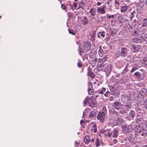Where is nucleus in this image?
Here are the masks:
<instances>
[{
	"mask_svg": "<svg viewBox=\"0 0 147 147\" xmlns=\"http://www.w3.org/2000/svg\"><path fill=\"white\" fill-rule=\"evenodd\" d=\"M131 127H129V130ZM129 135L131 136H129L130 139H129V147H131V146H133L136 145V142L134 138L136 137L135 130L134 129H132L130 130V132L129 131Z\"/></svg>",
	"mask_w": 147,
	"mask_h": 147,
	"instance_id": "f257e3e1",
	"label": "nucleus"
},
{
	"mask_svg": "<svg viewBox=\"0 0 147 147\" xmlns=\"http://www.w3.org/2000/svg\"><path fill=\"white\" fill-rule=\"evenodd\" d=\"M100 68H101V70L102 71H104L107 77H108L112 69L111 65L109 63Z\"/></svg>",
	"mask_w": 147,
	"mask_h": 147,
	"instance_id": "f03ea898",
	"label": "nucleus"
},
{
	"mask_svg": "<svg viewBox=\"0 0 147 147\" xmlns=\"http://www.w3.org/2000/svg\"><path fill=\"white\" fill-rule=\"evenodd\" d=\"M103 111H100L97 115V119L101 123H103L106 117L107 111L105 108H103Z\"/></svg>",
	"mask_w": 147,
	"mask_h": 147,
	"instance_id": "7ed1b4c3",
	"label": "nucleus"
},
{
	"mask_svg": "<svg viewBox=\"0 0 147 147\" xmlns=\"http://www.w3.org/2000/svg\"><path fill=\"white\" fill-rule=\"evenodd\" d=\"M107 56L104 55L101 58H99L98 60V66L99 68L102 67L105 65L109 63L107 61Z\"/></svg>",
	"mask_w": 147,
	"mask_h": 147,
	"instance_id": "20e7f679",
	"label": "nucleus"
},
{
	"mask_svg": "<svg viewBox=\"0 0 147 147\" xmlns=\"http://www.w3.org/2000/svg\"><path fill=\"white\" fill-rule=\"evenodd\" d=\"M129 126L130 127L131 129L132 128V129H134L135 128H136L137 129L136 131L138 132H141L142 133H144L145 131H146L145 134L146 135L147 134V130L142 128L140 125H135L134 124H133L129 125Z\"/></svg>",
	"mask_w": 147,
	"mask_h": 147,
	"instance_id": "39448f33",
	"label": "nucleus"
},
{
	"mask_svg": "<svg viewBox=\"0 0 147 147\" xmlns=\"http://www.w3.org/2000/svg\"><path fill=\"white\" fill-rule=\"evenodd\" d=\"M84 141L86 144H88L91 142H93L94 139L91 136H87L84 138Z\"/></svg>",
	"mask_w": 147,
	"mask_h": 147,
	"instance_id": "423d86ee",
	"label": "nucleus"
},
{
	"mask_svg": "<svg viewBox=\"0 0 147 147\" xmlns=\"http://www.w3.org/2000/svg\"><path fill=\"white\" fill-rule=\"evenodd\" d=\"M134 75L138 78L140 80L143 79L145 77L143 73L141 70L135 72Z\"/></svg>",
	"mask_w": 147,
	"mask_h": 147,
	"instance_id": "0eeeda50",
	"label": "nucleus"
},
{
	"mask_svg": "<svg viewBox=\"0 0 147 147\" xmlns=\"http://www.w3.org/2000/svg\"><path fill=\"white\" fill-rule=\"evenodd\" d=\"M84 49L85 52L88 51L91 48L90 43L88 41H86L84 42Z\"/></svg>",
	"mask_w": 147,
	"mask_h": 147,
	"instance_id": "6e6552de",
	"label": "nucleus"
},
{
	"mask_svg": "<svg viewBox=\"0 0 147 147\" xmlns=\"http://www.w3.org/2000/svg\"><path fill=\"white\" fill-rule=\"evenodd\" d=\"M88 92L89 95H91V94L94 92V90L93 89L92 83L89 82L88 84Z\"/></svg>",
	"mask_w": 147,
	"mask_h": 147,
	"instance_id": "1a4fd4ad",
	"label": "nucleus"
},
{
	"mask_svg": "<svg viewBox=\"0 0 147 147\" xmlns=\"http://www.w3.org/2000/svg\"><path fill=\"white\" fill-rule=\"evenodd\" d=\"M106 7L105 5H104L98 8L97 10L98 12L102 14L105 13L106 11L105 10V9Z\"/></svg>",
	"mask_w": 147,
	"mask_h": 147,
	"instance_id": "9d476101",
	"label": "nucleus"
},
{
	"mask_svg": "<svg viewBox=\"0 0 147 147\" xmlns=\"http://www.w3.org/2000/svg\"><path fill=\"white\" fill-rule=\"evenodd\" d=\"M141 31L140 29H136L132 31L131 33V34L132 36H134L135 37H138V36L141 34Z\"/></svg>",
	"mask_w": 147,
	"mask_h": 147,
	"instance_id": "9b49d317",
	"label": "nucleus"
},
{
	"mask_svg": "<svg viewBox=\"0 0 147 147\" xmlns=\"http://www.w3.org/2000/svg\"><path fill=\"white\" fill-rule=\"evenodd\" d=\"M103 133L104 134L105 136H108V137H110L112 134L113 131L111 130L110 129H107V130H103Z\"/></svg>",
	"mask_w": 147,
	"mask_h": 147,
	"instance_id": "f8f14e48",
	"label": "nucleus"
},
{
	"mask_svg": "<svg viewBox=\"0 0 147 147\" xmlns=\"http://www.w3.org/2000/svg\"><path fill=\"white\" fill-rule=\"evenodd\" d=\"M147 38V34L145 33H143L141 34L140 38H139L140 42H143Z\"/></svg>",
	"mask_w": 147,
	"mask_h": 147,
	"instance_id": "ddd939ff",
	"label": "nucleus"
},
{
	"mask_svg": "<svg viewBox=\"0 0 147 147\" xmlns=\"http://www.w3.org/2000/svg\"><path fill=\"white\" fill-rule=\"evenodd\" d=\"M92 101V97H91L89 98L88 97H86L83 101V103L84 105H85L87 103H88L89 104V106L91 105V101Z\"/></svg>",
	"mask_w": 147,
	"mask_h": 147,
	"instance_id": "4468645a",
	"label": "nucleus"
},
{
	"mask_svg": "<svg viewBox=\"0 0 147 147\" xmlns=\"http://www.w3.org/2000/svg\"><path fill=\"white\" fill-rule=\"evenodd\" d=\"M89 13L91 15L90 16H94L96 13V9L93 8H91Z\"/></svg>",
	"mask_w": 147,
	"mask_h": 147,
	"instance_id": "2eb2a0df",
	"label": "nucleus"
},
{
	"mask_svg": "<svg viewBox=\"0 0 147 147\" xmlns=\"http://www.w3.org/2000/svg\"><path fill=\"white\" fill-rule=\"evenodd\" d=\"M92 70V69L91 68H90L88 69V74L89 76H90L91 78H94L95 77V75Z\"/></svg>",
	"mask_w": 147,
	"mask_h": 147,
	"instance_id": "dca6fc26",
	"label": "nucleus"
},
{
	"mask_svg": "<svg viewBox=\"0 0 147 147\" xmlns=\"http://www.w3.org/2000/svg\"><path fill=\"white\" fill-rule=\"evenodd\" d=\"M113 107L117 109H119L121 107L120 104L118 102H114Z\"/></svg>",
	"mask_w": 147,
	"mask_h": 147,
	"instance_id": "f3484780",
	"label": "nucleus"
},
{
	"mask_svg": "<svg viewBox=\"0 0 147 147\" xmlns=\"http://www.w3.org/2000/svg\"><path fill=\"white\" fill-rule=\"evenodd\" d=\"M122 127L123 133H126L129 132L128 128L125 125H123Z\"/></svg>",
	"mask_w": 147,
	"mask_h": 147,
	"instance_id": "a211bd4d",
	"label": "nucleus"
},
{
	"mask_svg": "<svg viewBox=\"0 0 147 147\" xmlns=\"http://www.w3.org/2000/svg\"><path fill=\"white\" fill-rule=\"evenodd\" d=\"M113 138H117L118 136V131L116 129H115L113 130Z\"/></svg>",
	"mask_w": 147,
	"mask_h": 147,
	"instance_id": "6ab92c4d",
	"label": "nucleus"
},
{
	"mask_svg": "<svg viewBox=\"0 0 147 147\" xmlns=\"http://www.w3.org/2000/svg\"><path fill=\"white\" fill-rule=\"evenodd\" d=\"M82 24L84 25H85L88 24V18L86 16H84L82 21Z\"/></svg>",
	"mask_w": 147,
	"mask_h": 147,
	"instance_id": "aec40b11",
	"label": "nucleus"
},
{
	"mask_svg": "<svg viewBox=\"0 0 147 147\" xmlns=\"http://www.w3.org/2000/svg\"><path fill=\"white\" fill-rule=\"evenodd\" d=\"M122 122V120L120 118H116L115 121V123L116 125H119Z\"/></svg>",
	"mask_w": 147,
	"mask_h": 147,
	"instance_id": "412c9836",
	"label": "nucleus"
},
{
	"mask_svg": "<svg viewBox=\"0 0 147 147\" xmlns=\"http://www.w3.org/2000/svg\"><path fill=\"white\" fill-rule=\"evenodd\" d=\"M96 115V112L94 111H92L90 112L89 114V117L91 118L94 117Z\"/></svg>",
	"mask_w": 147,
	"mask_h": 147,
	"instance_id": "4be33fe9",
	"label": "nucleus"
},
{
	"mask_svg": "<svg viewBox=\"0 0 147 147\" xmlns=\"http://www.w3.org/2000/svg\"><path fill=\"white\" fill-rule=\"evenodd\" d=\"M132 48H131V50L134 52H136L138 51L139 49V48L136 46H132Z\"/></svg>",
	"mask_w": 147,
	"mask_h": 147,
	"instance_id": "5701e85b",
	"label": "nucleus"
},
{
	"mask_svg": "<svg viewBox=\"0 0 147 147\" xmlns=\"http://www.w3.org/2000/svg\"><path fill=\"white\" fill-rule=\"evenodd\" d=\"M128 9V6H123L121 8V10L122 12H125Z\"/></svg>",
	"mask_w": 147,
	"mask_h": 147,
	"instance_id": "b1692460",
	"label": "nucleus"
},
{
	"mask_svg": "<svg viewBox=\"0 0 147 147\" xmlns=\"http://www.w3.org/2000/svg\"><path fill=\"white\" fill-rule=\"evenodd\" d=\"M142 61V64L143 66H147V57H144Z\"/></svg>",
	"mask_w": 147,
	"mask_h": 147,
	"instance_id": "393cba45",
	"label": "nucleus"
},
{
	"mask_svg": "<svg viewBox=\"0 0 147 147\" xmlns=\"http://www.w3.org/2000/svg\"><path fill=\"white\" fill-rule=\"evenodd\" d=\"M96 147L100 146L101 143V142L98 138H96L95 142Z\"/></svg>",
	"mask_w": 147,
	"mask_h": 147,
	"instance_id": "a878e982",
	"label": "nucleus"
},
{
	"mask_svg": "<svg viewBox=\"0 0 147 147\" xmlns=\"http://www.w3.org/2000/svg\"><path fill=\"white\" fill-rule=\"evenodd\" d=\"M135 115V112L133 111H131L129 113V118H133Z\"/></svg>",
	"mask_w": 147,
	"mask_h": 147,
	"instance_id": "bb28decb",
	"label": "nucleus"
},
{
	"mask_svg": "<svg viewBox=\"0 0 147 147\" xmlns=\"http://www.w3.org/2000/svg\"><path fill=\"white\" fill-rule=\"evenodd\" d=\"M131 42H133L135 43H140V40L139 39H138L137 38H133L131 39Z\"/></svg>",
	"mask_w": 147,
	"mask_h": 147,
	"instance_id": "cd10ccee",
	"label": "nucleus"
},
{
	"mask_svg": "<svg viewBox=\"0 0 147 147\" xmlns=\"http://www.w3.org/2000/svg\"><path fill=\"white\" fill-rule=\"evenodd\" d=\"M105 32L102 31L101 32H100L98 34V37L100 38V35L103 38H104L105 37Z\"/></svg>",
	"mask_w": 147,
	"mask_h": 147,
	"instance_id": "c85d7f7f",
	"label": "nucleus"
},
{
	"mask_svg": "<svg viewBox=\"0 0 147 147\" xmlns=\"http://www.w3.org/2000/svg\"><path fill=\"white\" fill-rule=\"evenodd\" d=\"M142 26H146L147 25V18L144 19L142 21Z\"/></svg>",
	"mask_w": 147,
	"mask_h": 147,
	"instance_id": "c756f323",
	"label": "nucleus"
},
{
	"mask_svg": "<svg viewBox=\"0 0 147 147\" xmlns=\"http://www.w3.org/2000/svg\"><path fill=\"white\" fill-rule=\"evenodd\" d=\"M103 51L101 48V46L100 47V49L98 51V53L100 57H102L103 56Z\"/></svg>",
	"mask_w": 147,
	"mask_h": 147,
	"instance_id": "7c9ffc66",
	"label": "nucleus"
},
{
	"mask_svg": "<svg viewBox=\"0 0 147 147\" xmlns=\"http://www.w3.org/2000/svg\"><path fill=\"white\" fill-rule=\"evenodd\" d=\"M146 132V131H145L144 133H142L141 132H138V134H136V135L139 136L140 137H141L142 138H144V137L146 136L147 135L145 134Z\"/></svg>",
	"mask_w": 147,
	"mask_h": 147,
	"instance_id": "2f4dec72",
	"label": "nucleus"
},
{
	"mask_svg": "<svg viewBox=\"0 0 147 147\" xmlns=\"http://www.w3.org/2000/svg\"><path fill=\"white\" fill-rule=\"evenodd\" d=\"M127 52V49L125 48H123L121 49V55H124Z\"/></svg>",
	"mask_w": 147,
	"mask_h": 147,
	"instance_id": "473e14b6",
	"label": "nucleus"
},
{
	"mask_svg": "<svg viewBox=\"0 0 147 147\" xmlns=\"http://www.w3.org/2000/svg\"><path fill=\"white\" fill-rule=\"evenodd\" d=\"M137 123L139 124V125L141 124L143 122L142 118H139L137 119L136 121Z\"/></svg>",
	"mask_w": 147,
	"mask_h": 147,
	"instance_id": "72a5a7b5",
	"label": "nucleus"
},
{
	"mask_svg": "<svg viewBox=\"0 0 147 147\" xmlns=\"http://www.w3.org/2000/svg\"><path fill=\"white\" fill-rule=\"evenodd\" d=\"M78 50L80 53V55H81L82 53L84 52L82 46L80 45H79Z\"/></svg>",
	"mask_w": 147,
	"mask_h": 147,
	"instance_id": "f704fd0d",
	"label": "nucleus"
},
{
	"mask_svg": "<svg viewBox=\"0 0 147 147\" xmlns=\"http://www.w3.org/2000/svg\"><path fill=\"white\" fill-rule=\"evenodd\" d=\"M91 130L94 133H96L97 131V127L96 125H93L91 128Z\"/></svg>",
	"mask_w": 147,
	"mask_h": 147,
	"instance_id": "c9c22d12",
	"label": "nucleus"
},
{
	"mask_svg": "<svg viewBox=\"0 0 147 147\" xmlns=\"http://www.w3.org/2000/svg\"><path fill=\"white\" fill-rule=\"evenodd\" d=\"M79 6L80 8H82L84 6V3L83 1H81L79 2Z\"/></svg>",
	"mask_w": 147,
	"mask_h": 147,
	"instance_id": "e433bc0d",
	"label": "nucleus"
},
{
	"mask_svg": "<svg viewBox=\"0 0 147 147\" xmlns=\"http://www.w3.org/2000/svg\"><path fill=\"white\" fill-rule=\"evenodd\" d=\"M138 69V66L137 65H135L131 70L130 72L131 73H133L137 69Z\"/></svg>",
	"mask_w": 147,
	"mask_h": 147,
	"instance_id": "4c0bfd02",
	"label": "nucleus"
},
{
	"mask_svg": "<svg viewBox=\"0 0 147 147\" xmlns=\"http://www.w3.org/2000/svg\"><path fill=\"white\" fill-rule=\"evenodd\" d=\"M135 30V28L134 26H129V32H130V33Z\"/></svg>",
	"mask_w": 147,
	"mask_h": 147,
	"instance_id": "58836bf2",
	"label": "nucleus"
},
{
	"mask_svg": "<svg viewBox=\"0 0 147 147\" xmlns=\"http://www.w3.org/2000/svg\"><path fill=\"white\" fill-rule=\"evenodd\" d=\"M105 88H103L102 90L99 91V92L101 94H103L105 92Z\"/></svg>",
	"mask_w": 147,
	"mask_h": 147,
	"instance_id": "ea45409f",
	"label": "nucleus"
},
{
	"mask_svg": "<svg viewBox=\"0 0 147 147\" xmlns=\"http://www.w3.org/2000/svg\"><path fill=\"white\" fill-rule=\"evenodd\" d=\"M139 103L142 105H145L146 103V102L143 98L141 99V100H140L139 102Z\"/></svg>",
	"mask_w": 147,
	"mask_h": 147,
	"instance_id": "a19ab883",
	"label": "nucleus"
},
{
	"mask_svg": "<svg viewBox=\"0 0 147 147\" xmlns=\"http://www.w3.org/2000/svg\"><path fill=\"white\" fill-rule=\"evenodd\" d=\"M116 32V30L115 29H113L111 30V34L113 35L115 34Z\"/></svg>",
	"mask_w": 147,
	"mask_h": 147,
	"instance_id": "79ce46f5",
	"label": "nucleus"
},
{
	"mask_svg": "<svg viewBox=\"0 0 147 147\" xmlns=\"http://www.w3.org/2000/svg\"><path fill=\"white\" fill-rule=\"evenodd\" d=\"M94 100L95 101L94 98H92V101H91V102L90 103H91V105L90 106L92 107L95 104V102H94Z\"/></svg>",
	"mask_w": 147,
	"mask_h": 147,
	"instance_id": "37998d69",
	"label": "nucleus"
},
{
	"mask_svg": "<svg viewBox=\"0 0 147 147\" xmlns=\"http://www.w3.org/2000/svg\"><path fill=\"white\" fill-rule=\"evenodd\" d=\"M68 30L69 31V34H71L74 35H75V34L73 30H69V29H68Z\"/></svg>",
	"mask_w": 147,
	"mask_h": 147,
	"instance_id": "c03bdc74",
	"label": "nucleus"
},
{
	"mask_svg": "<svg viewBox=\"0 0 147 147\" xmlns=\"http://www.w3.org/2000/svg\"><path fill=\"white\" fill-rule=\"evenodd\" d=\"M110 95V92L109 91H107L104 94V95L105 96H108Z\"/></svg>",
	"mask_w": 147,
	"mask_h": 147,
	"instance_id": "a18cd8bd",
	"label": "nucleus"
},
{
	"mask_svg": "<svg viewBox=\"0 0 147 147\" xmlns=\"http://www.w3.org/2000/svg\"><path fill=\"white\" fill-rule=\"evenodd\" d=\"M78 67H80L82 66V64L81 62H79L78 63Z\"/></svg>",
	"mask_w": 147,
	"mask_h": 147,
	"instance_id": "49530a36",
	"label": "nucleus"
},
{
	"mask_svg": "<svg viewBox=\"0 0 147 147\" xmlns=\"http://www.w3.org/2000/svg\"><path fill=\"white\" fill-rule=\"evenodd\" d=\"M107 17L108 18H113L114 17L113 15H112L111 16H109V14H107Z\"/></svg>",
	"mask_w": 147,
	"mask_h": 147,
	"instance_id": "de8ad7c7",
	"label": "nucleus"
},
{
	"mask_svg": "<svg viewBox=\"0 0 147 147\" xmlns=\"http://www.w3.org/2000/svg\"><path fill=\"white\" fill-rule=\"evenodd\" d=\"M61 8L63 10L65 9L66 7L65 5H64L63 4H62L61 5Z\"/></svg>",
	"mask_w": 147,
	"mask_h": 147,
	"instance_id": "09e8293b",
	"label": "nucleus"
},
{
	"mask_svg": "<svg viewBox=\"0 0 147 147\" xmlns=\"http://www.w3.org/2000/svg\"><path fill=\"white\" fill-rule=\"evenodd\" d=\"M117 142V140L116 139H114L113 141L112 142L113 144H116Z\"/></svg>",
	"mask_w": 147,
	"mask_h": 147,
	"instance_id": "8fccbe9b",
	"label": "nucleus"
},
{
	"mask_svg": "<svg viewBox=\"0 0 147 147\" xmlns=\"http://www.w3.org/2000/svg\"><path fill=\"white\" fill-rule=\"evenodd\" d=\"M134 12V11H133V12H131V16H130V18L131 19H132L133 17H134V12Z\"/></svg>",
	"mask_w": 147,
	"mask_h": 147,
	"instance_id": "3c124183",
	"label": "nucleus"
},
{
	"mask_svg": "<svg viewBox=\"0 0 147 147\" xmlns=\"http://www.w3.org/2000/svg\"><path fill=\"white\" fill-rule=\"evenodd\" d=\"M115 5H117L118 6H119V3L117 1V0H115Z\"/></svg>",
	"mask_w": 147,
	"mask_h": 147,
	"instance_id": "603ef678",
	"label": "nucleus"
},
{
	"mask_svg": "<svg viewBox=\"0 0 147 147\" xmlns=\"http://www.w3.org/2000/svg\"><path fill=\"white\" fill-rule=\"evenodd\" d=\"M73 5L74 6V7L76 8V7L77 6V3H76L75 2H74L73 4Z\"/></svg>",
	"mask_w": 147,
	"mask_h": 147,
	"instance_id": "864d4df0",
	"label": "nucleus"
},
{
	"mask_svg": "<svg viewBox=\"0 0 147 147\" xmlns=\"http://www.w3.org/2000/svg\"><path fill=\"white\" fill-rule=\"evenodd\" d=\"M128 70L127 68V67H126L125 68L124 70L123 71V73L124 74H125L126 72V70Z\"/></svg>",
	"mask_w": 147,
	"mask_h": 147,
	"instance_id": "5fc2aeb1",
	"label": "nucleus"
},
{
	"mask_svg": "<svg viewBox=\"0 0 147 147\" xmlns=\"http://www.w3.org/2000/svg\"><path fill=\"white\" fill-rule=\"evenodd\" d=\"M79 144H78V143L76 142H75V147H79Z\"/></svg>",
	"mask_w": 147,
	"mask_h": 147,
	"instance_id": "6e6d98bb",
	"label": "nucleus"
},
{
	"mask_svg": "<svg viewBox=\"0 0 147 147\" xmlns=\"http://www.w3.org/2000/svg\"><path fill=\"white\" fill-rule=\"evenodd\" d=\"M145 107L146 108V109L147 110V100H146V103L145 104Z\"/></svg>",
	"mask_w": 147,
	"mask_h": 147,
	"instance_id": "4d7b16f0",
	"label": "nucleus"
},
{
	"mask_svg": "<svg viewBox=\"0 0 147 147\" xmlns=\"http://www.w3.org/2000/svg\"><path fill=\"white\" fill-rule=\"evenodd\" d=\"M101 4V3L100 2H98L96 3V5L98 6H99V5H100Z\"/></svg>",
	"mask_w": 147,
	"mask_h": 147,
	"instance_id": "13d9d810",
	"label": "nucleus"
},
{
	"mask_svg": "<svg viewBox=\"0 0 147 147\" xmlns=\"http://www.w3.org/2000/svg\"><path fill=\"white\" fill-rule=\"evenodd\" d=\"M113 99V97H112V96H111L110 97V98H109V100H110V101H111Z\"/></svg>",
	"mask_w": 147,
	"mask_h": 147,
	"instance_id": "bf43d9fd",
	"label": "nucleus"
},
{
	"mask_svg": "<svg viewBox=\"0 0 147 147\" xmlns=\"http://www.w3.org/2000/svg\"><path fill=\"white\" fill-rule=\"evenodd\" d=\"M84 123V121H83L82 120H81L80 121V123L81 124H82V123Z\"/></svg>",
	"mask_w": 147,
	"mask_h": 147,
	"instance_id": "052dcab7",
	"label": "nucleus"
},
{
	"mask_svg": "<svg viewBox=\"0 0 147 147\" xmlns=\"http://www.w3.org/2000/svg\"><path fill=\"white\" fill-rule=\"evenodd\" d=\"M131 147H138V146L137 145H134L133 146H131Z\"/></svg>",
	"mask_w": 147,
	"mask_h": 147,
	"instance_id": "680f3d73",
	"label": "nucleus"
},
{
	"mask_svg": "<svg viewBox=\"0 0 147 147\" xmlns=\"http://www.w3.org/2000/svg\"><path fill=\"white\" fill-rule=\"evenodd\" d=\"M142 147H147V144L143 146Z\"/></svg>",
	"mask_w": 147,
	"mask_h": 147,
	"instance_id": "e2e57ef3",
	"label": "nucleus"
},
{
	"mask_svg": "<svg viewBox=\"0 0 147 147\" xmlns=\"http://www.w3.org/2000/svg\"><path fill=\"white\" fill-rule=\"evenodd\" d=\"M145 125H146V127H147V121H146L145 123Z\"/></svg>",
	"mask_w": 147,
	"mask_h": 147,
	"instance_id": "0e129e2a",
	"label": "nucleus"
},
{
	"mask_svg": "<svg viewBox=\"0 0 147 147\" xmlns=\"http://www.w3.org/2000/svg\"><path fill=\"white\" fill-rule=\"evenodd\" d=\"M114 113L115 114L116 113V114H117V112L114 111Z\"/></svg>",
	"mask_w": 147,
	"mask_h": 147,
	"instance_id": "69168bd1",
	"label": "nucleus"
},
{
	"mask_svg": "<svg viewBox=\"0 0 147 147\" xmlns=\"http://www.w3.org/2000/svg\"><path fill=\"white\" fill-rule=\"evenodd\" d=\"M94 61H97V59H94Z\"/></svg>",
	"mask_w": 147,
	"mask_h": 147,
	"instance_id": "338daca9",
	"label": "nucleus"
},
{
	"mask_svg": "<svg viewBox=\"0 0 147 147\" xmlns=\"http://www.w3.org/2000/svg\"><path fill=\"white\" fill-rule=\"evenodd\" d=\"M146 5L147 6V0L146 1Z\"/></svg>",
	"mask_w": 147,
	"mask_h": 147,
	"instance_id": "774afa93",
	"label": "nucleus"
}]
</instances>
